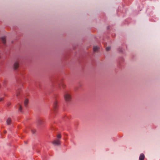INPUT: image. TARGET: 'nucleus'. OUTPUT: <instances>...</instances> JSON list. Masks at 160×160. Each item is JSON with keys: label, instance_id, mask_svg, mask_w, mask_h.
Instances as JSON below:
<instances>
[{"label": "nucleus", "instance_id": "nucleus-7", "mask_svg": "<svg viewBox=\"0 0 160 160\" xmlns=\"http://www.w3.org/2000/svg\"><path fill=\"white\" fill-rule=\"evenodd\" d=\"M2 42L3 44H5L6 42V38L5 37H2L1 38Z\"/></svg>", "mask_w": 160, "mask_h": 160}, {"label": "nucleus", "instance_id": "nucleus-12", "mask_svg": "<svg viewBox=\"0 0 160 160\" xmlns=\"http://www.w3.org/2000/svg\"><path fill=\"white\" fill-rule=\"evenodd\" d=\"M110 49V47H107L106 48V50L107 51H108Z\"/></svg>", "mask_w": 160, "mask_h": 160}, {"label": "nucleus", "instance_id": "nucleus-5", "mask_svg": "<svg viewBox=\"0 0 160 160\" xmlns=\"http://www.w3.org/2000/svg\"><path fill=\"white\" fill-rule=\"evenodd\" d=\"M58 102L57 101H55L54 102V105H53V107L54 108H56L57 107V105H58Z\"/></svg>", "mask_w": 160, "mask_h": 160}, {"label": "nucleus", "instance_id": "nucleus-13", "mask_svg": "<svg viewBox=\"0 0 160 160\" xmlns=\"http://www.w3.org/2000/svg\"><path fill=\"white\" fill-rule=\"evenodd\" d=\"M32 131L33 133H35V132H36V131L35 130H32Z\"/></svg>", "mask_w": 160, "mask_h": 160}, {"label": "nucleus", "instance_id": "nucleus-3", "mask_svg": "<svg viewBox=\"0 0 160 160\" xmlns=\"http://www.w3.org/2000/svg\"><path fill=\"white\" fill-rule=\"evenodd\" d=\"M19 67V63L17 62H15L14 65V68L15 69H17Z\"/></svg>", "mask_w": 160, "mask_h": 160}, {"label": "nucleus", "instance_id": "nucleus-10", "mask_svg": "<svg viewBox=\"0 0 160 160\" xmlns=\"http://www.w3.org/2000/svg\"><path fill=\"white\" fill-rule=\"evenodd\" d=\"M19 107L18 110L20 111L21 112L22 110V107L20 105H19Z\"/></svg>", "mask_w": 160, "mask_h": 160}, {"label": "nucleus", "instance_id": "nucleus-11", "mask_svg": "<svg viewBox=\"0 0 160 160\" xmlns=\"http://www.w3.org/2000/svg\"><path fill=\"white\" fill-rule=\"evenodd\" d=\"M57 137L59 139H60L61 137V136L60 134H58L57 136Z\"/></svg>", "mask_w": 160, "mask_h": 160}, {"label": "nucleus", "instance_id": "nucleus-1", "mask_svg": "<svg viewBox=\"0 0 160 160\" xmlns=\"http://www.w3.org/2000/svg\"><path fill=\"white\" fill-rule=\"evenodd\" d=\"M64 98L66 102H70L72 99L71 94L69 92H66L64 95Z\"/></svg>", "mask_w": 160, "mask_h": 160}, {"label": "nucleus", "instance_id": "nucleus-8", "mask_svg": "<svg viewBox=\"0 0 160 160\" xmlns=\"http://www.w3.org/2000/svg\"><path fill=\"white\" fill-rule=\"evenodd\" d=\"M99 49V48L97 46H94L93 48V50L94 51L96 52Z\"/></svg>", "mask_w": 160, "mask_h": 160}, {"label": "nucleus", "instance_id": "nucleus-4", "mask_svg": "<svg viewBox=\"0 0 160 160\" xmlns=\"http://www.w3.org/2000/svg\"><path fill=\"white\" fill-rule=\"evenodd\" d=\"M145 156L143 154H140L139 159V160H143L144 159Z\"/></svg>", "mask_w": 160, "mask_h": 160}, {"label": "nucleus", "instance_id": "nucleus-17", "mask_svg": "<svg viewBox=\"0 0 160 160\" xmlns=\"http://www.w3.org/2000/svg\"><path fill=\"white\" fill-rule=\"evenodd\" d=\"M10 104V103L9 104H8V105H9Z\"/></svg>", "mask_w": 160, "mask_h": 160}, {"label": "nucleus", "instance_id": "nucleus-15", "mask_svg": "<svg viewBox=\"0 0 160 160\" xmlns=\"http://www.w3.org/2000/svg\"><path fill=\"white\" fill-rule=\"evenodd\" d=\"M18 94L17 95V96H18Z\"/></svg>", "mask_w": 160, "mask_h": 160}, {"label": "nucleus", "instance_id": "nucleus-6", "mask_svg": "<svg viewBox=\"0 0 160 160\" xmlns=\"http://www.w3.org/2000/svg\"><path fill=\"white\" fill-rule=\"evenodd\" d=\"M11 122V119L10 118H8L7 120V123L8 125H9L10 124Z\"/></svg>", "mask_w": 160, "mask_h": 160}, {"label": "nucleus", "instance_id": "nucleus-14", "mask_svg": "<svg viewBox=\"0 0 160 160\" xmlns=\"http://www.w3.org/2000/svg\"><path fill=\"white\" fill-rule=\"evenodd\" d=\"M3 98H0V102L2 101L3 100Z\"/></svg>", "mask_w": 160, "mask_h": 160}, {"label": "nucleus", "instance_id": "nucleus-16", "mask_svg": "<svg viewBox=\"0 0 160 160\" xmlns=\"http://www.w3.org/2000/svg\"><path fill=\"white\" fill-rule=\"evenodd\" d=\"M10 104V103L9 104H8V105H9Z\"/></svg>", "mask_w": 160, "mask_h": 160}, {"label": "nucleus", "instance_id": "nucleus-9", "mask_svg": "<svg viewBox=\"0 0 160 160\" xmlns=\"http://www.w3.org/2000/svg\"><path fill=\"white\" fill-rule=\"evenodd\" d=\"M28 102V101L27 99H26L24 102V105L25 106H27Z\"/></svg>", "mask_w": 160, "mask_h": 160}, {"label": "nucleus", "instance_id": "nucleus-2", "mask_svg": "<svg viewBox=\"0 0 160 160\" xmlns=\"http://www.w3.org/2000/svg\"><path fill=\"white\" fill-rule=\"evenodd\" d=\"M52 143L56 145H59L60 144V142L59 140H55L53 141Z\"/></svg>", "mask_w": 160, "mask_h": 160}]
</instances>
